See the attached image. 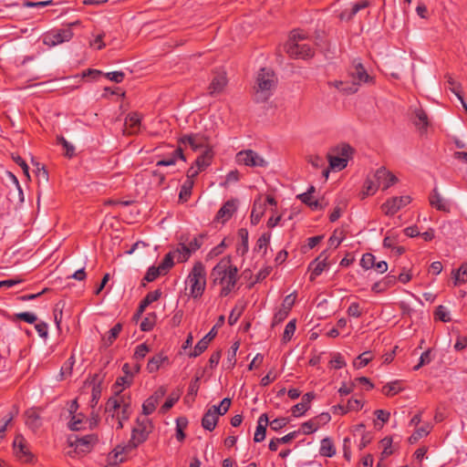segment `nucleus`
<instances>
[{
  "label": "nucleus",
  "instance_id": "nucleus-1",
  "mask_svg": "<svg viewBox=\"0 0 467 467\" xmlns=\"http://www.w3.org/2000/svg\"><path fill=\"white\" fill-rule=\"evenodd\" d=\"M237 267L232 264L230 257L222 258L211 272L213 285L221 286V296H228L237 282Z\"/></svg>",
  "mask_w": 467,
  "mask_h": 467
},
{
  "label": "nucleus",
  "instance_id": "nucleus-2",
  "mask_svg": "<svg viewBox=\"0 0 467 467\" xmlns=\"http://www.w3.org/2000/svg\"><path fill=\"white\" fill-rule=\"evenodd\" d=\"M151 431V421L147 417H139L136 420V425L132 429L131 437L129 443L125 447L116 448L113 451L112 455H110V458H113L115 461H117L119 454L136 449L140 444L143 443L148 439V436Z\"/></svg>",
  "mask_w": 467,
  "mask_h": 467
},
{
  "label": "nucleus",
  "instance_id": "nucleus-3",
  "mask_svg": "<svg viewBox=\"0 0 467 467\" xmlns=\"http://www.w3.org/2000/svg\"><path fill=\"white\" fill-rule=\"evenodd\" d=\"M307 35L302 30H293L285 48L288 56L295 59H307L314 56L313 47L306 43Z\"/></svg>",
  "mask_w": 467,
  "mask_h": 467
},
{
  "label": "nucleus",
  "instance_id": "nucleus-4",
  "mask_svg": "<svg viewBox=\"0 0 467 467\" xmlns=\"http://www.w3.org/2000/svg\"><path fill=\"white\" fill-rule=\"evenodd\" d=\"M277 84V78L273 70L261 68L256 77V85L254 87L255 100L265 101L273 94Z\"/></svg>",
  "mask_w": 467,
  "mask_h": 467
},
{
  "label": "nucleus",
  "instance_id": "nucleus-5",
  "mask_svg": "<svg viewBox=\"0 0 467 467\" xmlns=\"http://www.w3.org/2000/svg\"><path fill=\"white\" fill-rule=\"evenodd\" d=\"M190 296L200 298L206 287V270L202 263L196 262L186 278Z\"/></svg>",
  "mask_w": 467,
  "mask_h": 467
},
{
  "label": "nucleus",
  "instance_id": "nucleus-6",
  "mask_svg": "<svg viewBox=\"0 0 467 467\" xmlns=\"http://www.w3.org/2000/svg\"><path fill=\"white\" fill-rule=\"evenodd\" d=\"M353 152V148L347 143H341L332 148L327 154L330 169L334 171L345 169L352 158Z\"/></svg>",
  "mask_w": 467,
  "mask_h": 467
},
{
  "label": "nucleus",
  "instance_id": "nucleus-7",
  "mask_svg": "<svg viewBox=\"0 0 467 467\" xmlns=\"http://www.w3.org/2000/svg\"><path fill=\"white\" fill-rule=\"evenodd\" d=\"M113 393L114 395L108 400L105 407V411L111 419L115 418V412L118 410H124V414H127L126 410H131V398L130 393L123 391Z\"/></svg>",
  "mask_w": 467,
  "mask_h": 467
},
{
  "label": "nucleus",
  "instance_id": "nucleus-8",
  "mask_svg": "<svg viewBox=\"0 0 467 467\" xmlns=\"http://www.w3.org/2000/svg\"><path fill=\"white\" fill-rule=\"evenodd\" d=\"M78 22L71 23L66 28L52 29L43 35V43L48 47H55L64 42L69 41L73 37L71 26L78 25Z\"/></svg>",
  "mask_w": 467,
  "mask_h": 467
},
{
  "label": "nucleus",
  "instance_id": "nucleus-9",
  "mask_svg": "<svg viewBox=\"0 0 467 467\" xmlns=\"http://www.w3.org/2000/svg\"><path fill=\"white\" fill-rule=\"evenodd\" d=\"M236 162L248 167H266L268 162L252 150H241L236 154Z\"/></svg>",
  "mask_w": 467,
  "mask_h": 467
},
{
  "label": "nucleus",
  "instance_id": "nucleus-10",
  "mask_svg": "<svg viewBox=\"0 0 467 467\" xmlns=\"http://www.w3.org/2000/svg\"><path fill=\"white\" fill-rule=\"evenodd\" d=\"M13 449L15 456L21 462L28 463L33 460V454L31 453L28 444L26 439L21 435L17 434L13 441Z\"/></svg>",
  "mask_w": 467,
  "mask_h": 467
},
{
  "label": "nucleus",
  "instance_id": "nucleus-11",
  "mask_svg": "<svg viewBox=\"0 0 467 467\" xmlns=\"http://www.w3.org/2000/svg\"><path fill=\"white\" fill-rule=\"evenodd\" d=\"M181 143L190 146L193 150H212L209 138L204 134L194 133L181 138Z\"/></svg>",
  "mask_w": 467,
  "mask_h": 467
},
{
  "label": "nucleus",
  "instance_id": "nucleus-12",
  "mask_svg": "<svg viewBox=\"0 0 467 467\" xmlns=\"http://www.w3.org/2000/svg\"><path fill=\"white\" fill-rule=\"evenodd\" d=\"M410 202L411 198L409 195L391 197L381 205V210L384 214L392 216Z\"/></svg>",
  "mask_w": 467,
  "mask_h": 467
},
{
  "label": "nucleus",
  "instance_id": "nucleus-13",
  "mask_svg": "<svg viewBox=\"0 0 467 467\" xmlns=\"http://www.w3.org/2000/svg\"><path fill=\"white\" fill-rule=\"evenodd\" d=\"M372 176L379 189L381 188L383 191L389 189L398 182V178L385 167H380L372 173Z\"/></svg>",
  "mask_w": 467,
  "mask_h": 467
},
{
  "label": "nucleus",
  "instance_id": "nucleus-14",
  "mask_svg": "<svg viewBox=\"0 0 467 467\" xmlns=\"http://www.w3.org/2000/svg\"><path fill=\"white\" fill-rule=\"evenodd\" d=\"M98 442V436L88 434L83 437L75 436L74 440H70V445L75 446L76 450L81 452H88Z\"/></svg>",
  "mask_w": 467,
  "mask_h": 467
},
{
  "label": "nucleus",
  "instance_id": "nucleus-15",
  "mask_svg": "<svg viewBox=\"0 0 467 467\" xmlns=\"http://www.w3.org/2000/svg\"><path fill=\"white\" fill-rule=\"evenodd\" d=\"M329 253L324 250L309 265L311 270L310 280H314L317 276L320 275L322 272L327 267V260Z\"/></svg>",
  "mask_w": 467,
  "mask_h": 467
},
{
  "label": "nucleus",
  "instance_id": "nucleus-16",
  "mask_svg": "<svg viewBox=\"0 0 467 467\" xmlns=\"http://www.w3.org/2000/svg\"><path fill=\"white\" fill-rule=\"evenodd\" d=\"M141 119V115L138 112L130 113L125 119L123 133L126 135L138 133L140 129Z\"/></svg>",
  "mask_w": 467,
  "mask_h": 467
},
{
  "label": "nucleus",
  "instance_id": "nucleus-17",
  "mask_svg": "<svg viewBox=\"0 0 467 467\" xmlns=\"http://www.w3.org/2000/svg\"><path fill=\"white\" fill-rule=\"evenodd\" d=\"M237 209V201L236 200H229L223 203V205L220 208L216 214V221L224 223L228 220L232 218L234 213Z\"/></svg>",
  "mask_w": 467,
  "mask_h": 467
},
{
  "label": "nucleus",
  "instance_id": "nucleus-18",
  "mask_svg": "<svg viewBox=\"0 0 467 467\" xmlns=\"http://www.w3.org/2000/svg\"><path fill=\"white\" fill-rule=\"evenodd\" d=\"M430 204L438 211L449 213L450 203L442 197L437 187H435L429 196Z\"/></svg>",
  "mask_w": 467,
  "mask_h": 467
},
{
  "label": "nucleus",
  "instance_id": "nucleus-19",
  "mask_svg": "<svg viewBox=\"0 0 467 467\" xmlns=\"http://www.w3.org/2000/svg\"><path fill=\"white\" fill-rule=\"evenodd\" d=\"M316 191L314 186H310L307 192L298 194L297 198L304 202L305 204L308 205L312 210H323L327 203H324L323 202H320L318 200H314L312 194Z\"/></svg>",
  "mask_w": 467,
  "mask_h": 467
},
{
  "label": "nucleus",
  "instance_id": "nucleus-20",
  "mask_svg": "<svg viewBox=\"0 0 467 467\" xmlns=\"http://www.w3.org/2000/svg\"><path fill=\"white\" fill-rule=\"evenodd\" d=\"M219 413L216 412L215 405L212 406L207 410V411L204 413L202 420V426L203 429L207 431H213L216 427L218 419H219Z\"/></svg>",
  "mask_w": 467,
  "mask_h": 467
},
{
  "label": "nucleus",
  "instance_id": "nucleus-21",
  "mask_svg": "<svg viewBox=\"0 0 467 467\" xmlns=\"http://www.w3.org/2000/svg\"><path fill=\"white\" fill-rule=\"evenodd\" d=\"M269 425L267 414L263 413L257 420V426L254 435L255 442H261L265 439L266 428Z\"/></svg>",
  "mask_w": 467,
  "mask_h": 467
},
{
  "label": "nucleus",
  "instance_id": "nucleus-22",
  "mask_svg": "<svg viewBox=\"0 0 467 467\" xmlns=\"http://www.w3.org/2000/svg\"><path fill=\"white\" fill-rule=\"evenodd\" d=\"M265 202L262 200V197L259 196L254 200L253 209L251 212V223L253 224H257L262 219L263 215L265 213Z\"/></svg>",
  "mask_w": 467,
  "mask_h": 467
},
{
  "label": "nucleus",
  "instance_id": "nucleus-23",
  "mask_svg": "<svg viewBox=\"0 0 467 467\" xmlns=\"http://www.w3.org/2000/svg\"><path fill=\"white\" fill-rule=\"evenodd\" d=\"M351 75L354 79L358 80V83L370 84L374 82L373 77L367 72L361 63L355 65Z\"/></svg>",
  "mask_w": 467,
  "mask_h": 467
},
{
  "label": "nucleus",
  "instance_id": "nucleus-24",
  "mask_svg": "<svg viewBox=\"0 0 467 467\" xmlns=\"http://www.w3.org/2000/svg\"><path fill=\"white\" fill-rule=\"evenodd\" d=\"M227 84V78L224 72L217 73L209 87L210 94L221 93Z\"/></svg>",
  "mask_w": 467,
  "mask_h": 467
},
{
  "label": "nucleus",
  "instance_id": "nucleus-25",
  "mask_svg": "<svg viewBox=\"0 0 467 467\" xmlns=\"http://www.w3.org/2000/svg\"><path fill=\"white\" fill-rule=\"evenodd\" d=\"M413 123L420 130L426 131L429 126V118L427 113L420 108H415L413 110Z\"/></svg>",
  "mask_w": 467,
  "mask_h": 467
},
{
  "label": "nucleus",
  "instance_id": "nucleus-26",
  "mask_svg": "<svg viewBox=\"0 0 467 467\" xmlns=\"http://www.w3.org/2000/svg\"><path fill=\"white\" fill-rule=\"evenodd\" d=\"M169 362V358L163 353L153 356L147 364V370L150 373L158 371L164 364Z\"/></svg>",
  "mask_w": 467,
  "mask_h": 467
},
{
  "label": "nucleus",
  "instance_id": "nucleus-27",
  "mask_svg": "<svg viewBox=\"0 0 467 467\" xmlns=\"http://www.w3.org/2000/svg\"><path fill=\"white\" fill-rule=\"evenodd\" d=\"M179 159L185 161V157L181 148L174 149L170 156L158 161L156 166H171L174 165Z\"/></svg>",
  "mask_w": 467,
  "mask_h": 467
},
{
  "label": "nucleus",
  "instance_id": "nucleus-28",
  "mask_svg": "<svg viewBox=\"0 0 467 467\" xmlns=\"http://www.w3.org/2000/svg\"><path fill=\"white\" fill-rule=\"evenodd\" d=\"M41 419L38 412L30 409L26 412V424L33 431H36L41 426Z\"/></svg>",
  "mask_w": 467,
  "mask_h": 467
},
{
  "label": "nucleus",
  "instance_id": "nucleus-29",
  "mask_svg": "<svg viewBox=\"0 0 467 467\" xmlns=\"http://www.w3.org/2000/svg\"><path fill=\"white\" fill-rule=\"evenodd\" d=\"M171 253L173 254V257L178 263L186 262L192 254L184 243H180L177 248Z\"/></svg>",
  "mask_w": 467,
  "mask_h": 467
},
{
  "label": "nucleus",
  "instance_id": "nucleus-30",
  "mask_svg": "<svg viewBox=\"0 0 467 467\" xmlns=\"http://www.w3.org/2000/svg\"><path fill=\"white\" fill-rule=\"evenodd\" d=\"M378 190H379V187H378L372 174L368 175L364 182L363 189L360 193L361 198L364 199L368 196L374 195Z\"/></svg>",
  "mask_w": 467,
  "mask_h": 467
},
{
  "label": "nucleus",
  "instance_id": "nucleus-31",
  "mask_svg": "<svg viewBox=\"0 0 467 467\" xmlns=\"http://www.w3.org/2000/svg\"><path fill=\"white\" fill-rule=\"evenodd\" d=\"M453 284L455 286L467 282V263L462 264L458 270L452 272Z\"/></svg>",
  "mask_w": 467,
  "mask_h": 467
},
{
  "label": "nucleus",
  "instance_id": "nucleus-32",
  "mask_svg": "<svg viewBox=\"0 0 467 467\" xmlns=\"http://www.w3.org/2000/svg\"><path fill=\"white\" fill-rule=\"evenodd\" d=\"M431 428V425L429 423H426L423 426L418 428L409 438V442L413 444L416 443L420 439L426 437L430 433Z\"/></svg>",
  "mask_w": 467,
  "mask_h": 467
},
{
  "label": "nucleus",
  "instance_id": "nucleus-33",
  "mask_svg": "<svg viewBox=\"0 0 467 467\" xmlns=\"http://www.w3.org/2000/svg\"><path fill=\"white\" fill-rule=\"evenodd\" d=\"M403 389V387L401 385L400 381H392L389 383H387L382 388V393L388 397H392L398 393H400Z\"/></svg>",
  "mask_w": 467,
  "mask_h": 467
},
{
  "label": "nucleus",
  "instance_id": "nucleus-34",
  "mask_svg": "<svg viewBox=\"0 0 467 467\" xmlns=\"http://www.w3.org/2000/svg\"><path fill=\"white\" fill-rule=\"evenodd\" d=\"M213 159V150H206L203 151V153L199 156L195 161V165L200 168L201 171L207 168L212 161Z\"/></svg>",
  "mask_w": 467,
  "mask_h": 467
},
{
  "label": "nucleus",
  "instance_id": "nucleus-35",
  "mask_svg": "<svg viewBox=\"0 0 467 467\" xmlns=\"http://www.w3.org/2000/svg\"><path fill=\"white\" fill-rule=\"evenodd\" d=\"M319 452L325 457H332L335 455L336 450L330 439L325 438L321 441Z\"/></svg>",
  "mask_w": 467,
  "mask_h": 467
},
{
  "label": "nucleus",
  "instance_id": "nucleus-36",
  "mask_svg": "<svg viewBox=\"0 0 467 467\" xmlns=\"http://www.w3.org/2000/svg\"><path fill=\"white\" fill-rule=\"evenodd\" d=\"M194 182L193 180H185L183 184L181 187V191L179 193V199L182 202H187L192 194V190L193 187Z\"/></svg>",
  "mask_w": 467,
  "mask_h": 467
},
{
  "label": "nucleus",
  "instance_id": "nucleus-37",
  "mask_svg": "<svg viewBox=\"0 0 467 467\" xmlns=\"http://www.w3.org/2000/svg\"><path fill=\"white\" fill-rule=\"evenodd\" d=\"M271 234L265 233L263 234L257 240L254 250L258 253H263L264 254L266 253L267 246L270 243Z\"/></svg>",
  "mask_w": 467,
  "mask_h": 467
},
{
  "label": "nucleus",
  "instance_id": "nucleus-38",
  "mask_svg": "<svg viewBox=\"0 0 467 467\" xmlns=\"http://www.w3.org/2000/svg\"><path fill=\"white\" fill-rule=\"evenodd\" d=\"M132 379L130 376H123L117 379L115 384L112 387L113 392H122L123 389L126 387H130L131 384Z\"/></svg>",
  "mask_w": 467,
  "mask_h": 467
},
{
  "label": "nucleus",
  "instance_id": "nucleus-39",
  "mask_svg": "<svg viewBox=\"0 0 467 467\" xmlns=\"http://www.w3.org/2000/svg\"><path fill=\"white\" fill-rule=\"evenodd\" d=\"M368 5V2L367 0H362L358 3H356L352 5L351 11L349 14H347V11H344L341 14V18H347L351 19L357 13H358L360 10L366 8Z\"/></svg>",
  "mask_w": 467,
  "mask_h": 467
},
{
  "label": "nucleus",
  "instance_id": "nucleus-40",
  "mask_svg": "<svg viewBox=\"0 0 467 467\" xmlns=\"http://www.w3.org/2000/svg\"><path fill=\"white\" fill-rule=\"evenodd\" d=\"M188 425V420L184 417L178 418L176 420V438L179 441H182L185 438L184 429Z\"/></svg>",
  "mask_w": 467,
  "mask_h": 467
},
{
  "label": "nucleus",
  "instance_id": "nucleus-41",
  "mask_svg": "<svg viewBox=\"0 0 467 467\" xmlns=\"http://www.w3.org/2000/svg\"><path fill=\"white\" fill-rule=\"evenodd\" d=\"M373 355L369 351L363 352L360 354L356 360L354 361V367L357 368H361L367 366L370 360H372Z\"/></svg>",
  "mask_w": 467,
  "mask_h": 467
},
{
  "label": "nucleus",
  "instance_id": "nucleus-42",
  "mask_svg": "<svg viewBox=\"0 0 467 467\" xmlns=\"http://www.w3.org/2000/svg\"><path fill=\"white\" fill-rule=\"evenodd\" d=\"M296 328V319H292L286 324L282 336V341L284 343H287L288 341L291 340L292 337L295 334Z\"/></svg>",
  "mask_w": 467,
  "mask_h": 467
},
{
  "label": "nucleus",
  "instance_id": "nucleus-43",
  "mask_svg": "<svg viewBox=\"0 0 467 467\" xmlns=\"http://www.w3.org/2000/svg\"><path fill=\"white\" fill-rule=\"evenodd\" d=\"M174 257L173 254L169 252L164 258L162 259L161 263L158 265L160 269L164 273L167 274L168 271L174 265Z\"/></svg>",
  "mask_w": 467,
  "mask_h": 467
},
{
  "label": "nucleus",
  "instance_id": "nucleus-44",
  "mask_svg": "<svg viewBox=\"0 0 467 467\" xmlns=\"http://www.w3.org/2000/svg\"><path fill=\"white\" fill-rule=\"evenodd\" d=\"M345 234L342 229H336L328 240L330 246L337 248L344 240Z\"/></svg>",
  "mask_w": 467,
  "mask_h": 467
},
{
  "label": "nucleus",
  "instance_id": "nucleus-45",
  "mask_svg": "<svg viewBox=\"0 0 467 467\" xmlns=\"http://www.w3.org/2000/svg\"><path fill=\"white\" fill-rule=\"evenodd\" d=\"M122 329V326L120 323L116 324L108 333V336L104 338L107 345H111L113 341L118 337L120 331Z\"/></svg>",
  "mask_w": 467,
  "mask_h": 467
},
{
  "label": "nucleus",
  "instance_id": "nucleus-46",
  "mask_svg": "<svg viewBox=\"0 0 467 467\" xmlns=\"http://www.w3.org/2000/svg\"><path fill=\"white\" fill-rule=\"evenodd\" d=\"M302 431L305 434H311L318 430L319 423L317 419H312L308 421L304 422L301 425Z\"/></svg>",
  "mask_w": 467,
  "mask_h": 467
},
{
  "label": "nucleus",
  "instance_id": "nucleus-47",
  "mask_svg": "<svg viewBox=\"0 0 467 467\" xmlns=\"http://www.w3.org/2000/svg\"><path fill=\"white\" fill-rule=\"evenodd\" d=\"M209 344L210 343L206 340V338L202 337L195 345L193 351L190 354V357L196 358L200 356L202 352H204L207 349Z\"/></svg>",
  "mask_w": 467,
  "mask_h": 467
},
{
  "label": "nucleus",
  "instance_id": "nucleus-48",
  "mask_svg": "<svg viewBox=\"0 0 467 467\" xmlns=\"http://www.w3.org/2000/svg\"><path fill=\"white\" fill-rule=\"evenodd\" d=\"M157 405L158 403L156 402V400L149 397L142 404V411L145 415L144 417L151 414L155 410Z\"/></svg>",
  "mask_w": 467,
  "mask_h": 467
},
{
  "label": "nucleus",
  "instance_id": "nucleus-49",
  "mask_svg": "<svg viewBox=\"0 0 467 467\" xmlns=\"http://www.w3.org/2000/svg\"><path fill=\"white\" fill-rule=\"evenodd\" d=\"M83 419L84 417L81 414L74 415L68 423L69 428L73 431L84 429Z\"/></svg>",
  "mask_w": 467,
  "mask_h": 467
},
{
  "label": "nucleus",
  "instance_id": "nucleus-50",
  "mask_svg": "<svg viewBox=\"0 0 467 467\" xmlns=\"http://www.w3.org/2000/svg\"><path fill=\"white\" fill-rule=\"evenodd\" d=\"M161 275L165 274L160 269L159 266H150L144 276V280L147 282H152Z\"/></svg>",
  "mask_w": 467,
  "mask_h": 467
},
{
  "label": "nucleus",
  "instance_id": "nucleus-51",
  "mask_svg": "<svg viewBox=\"0 0 467 467\" xmlns=\"http://www.w3.org/2000/svg\"><path fill=\"white\" fill-rule=\"evenodd\" d=\"M375 259L372 254H365L360 260V265L366 270L371 269L375 266Z\"/></svg>",
  "mask_w": 467,
  "mask_h": 467
},
{
  "label": "nucleus",
  "instance_id": "nucleus-52",
  "mask_svg": "<svg viewBox=\"0 0 467 467\" xmlns=\"http://www.w3.org/2000/svg\"><path fill=\"white\" fill-rule=\"evenodd\" d=\"M179 398H180V394L179 393H172V394H171L168 397V399L166 400V401L164 402V404L161 406V412L165 413L170 409H171L174 406V404L177 402Z\"/></svg>",
  "mask_w": 467,
  "mask_h": 467
},
{
  "label": "nucleus",
  "instance_id": "nucleus-53",
  "mask_svg": "<svg viewBox=\"0 0 467 467\" xmlns=\"http://www.w3.org/2000/svg\"><path fill=\"white\" fill-rule=\"evenodd\" d=\"M289 311L280 307L273 317L272 326H276L283 322L287 317Z\"/></svg>",
  "mask_w": 467,
  "mask_h": 467
},
{
  "label": "nucleus",
  "instance_id": "nucleus-54",
  "mask_svg": "<svg viewBox=\"0 0 467 467\" xmlns=\"http://www.w3.org/2000/svg\"><path fill=\"white\" fill-rule=\"evenodd\" d=\"M155 324V316L154 315H148L145 317V318L140 323V329L142 331H150L152 329Z\"/></svg>",
  "mask_w": 467,
  "mask_h": 467
},
{
  "label": "nucleus",
  "instance_id": "nucleus-55",
  "mask_svg": "<svg viewBox=\"0 0 467 467\" xmlns=\"http://www.w3.org/2000/svg\"><path fill=\"white\" fill-rule=\"evenodd\" d=\"M36 175L38 183L47 182L48 173H47V170L45 169V167L44 166L40 167L39 163H37V162L36 163Z\"/></svg>",
  "mask_w": 467,
  "mask_h": 467
},
{
  "label": "nucleus",
  "instance_id": "nucleus-56",
  "mask_svg": "<svg viewBox=\"0 0 467 467\" xmlns=\"http://www.w3.org/2000/svg\"><path fill=\"white\" fill-rule=\"evenodd\" d=\"M309 410V406L305 405L302 401L292 407L293 416L299 417L304 415Z\"/></svg>",
  "mask_w": 467,
  "mask_h": 467
},
{
  "label": "nucleus",
  "instance_id": "nucleus-57",
  "mask_svg": "<svg viewBox=\"0 0 467 467\" xmlns=\"http://www.w3.org/2000/svg\"><path fill=\"white\" fill-rule=\"evenodd\" d=\"M149 352L150 348L145 343H142L136 347L134 357L136 359H142Z\"/></svg>",
  "mask_w": 467,
  "mask_h": 467
},
{
  "label": "nucleus",
  "instance_id": "nucleus-58",
  "mask_svg": "<svg viewBox=\"0 0 467 467\" xmlns=\"http://www.w3.org/2000/svg\"><path fill=\"white\" fill-rule=\"evenodd\" d=\"M16 319L23 320L28 324H33L36 321L37 317L35 314L30 312H22L16 315Z\"/></svg>",
  "mask_w": 467,
  "mask_h": 467
},
{
  "label": "nucleus",
  "instance_id": "nucleus-59",
  "mask_svg": "<svg viewBox=\"0 0 467 467\" xmlns=\"http://www.w3.org/2000/svg\"><path fill=\"white\" fill-rule=\"evenodd\" d=\"M347 313L349 317H359L362 315V310L358 303L353 302L349 305Z\"/></svg>",
  "mask_w": 467,
  "mask_h": 467
},
{
  "label": "nucleus",
  "instance_id": "nucleus-60",
  "mask_svg": "<svg viewBox=\"0 0 467 467\" xmlns=\"http://www.w3.org/2000/svg\"><path fill=\"white\" fill-rule=\"evenodd\" d=\"M287 418H277L269 422V425L273 431H279L288 423Z\"/></svg>",
  "mask_w": 467,
  "mask_h": 467
},
{
  "label": "nucleus",
  "instance_id": "nucleus-61",
  "mask_svg": "<svg viewBox=\"0 0 467 467\" xmlns=\"http://www.w3.org/2000/svg\"><path fill=\"white\" fill-rule=\"evenodd\" d=\"M435 316L438 319H440L443 322L450 321L449 312L447 311L446 307L443 306H439L436 308Z\"/></svg>",
  "mask_w": 467,
  "mask_h": 467
},
{
  "label": "nucleus",
  "instance_id": "nucleus-62",
  "mask_svg": "<svg viewBox=\"0 0 467 467\" xmlns=\"http://www.w3.org/2000/svg\"><path fill=\"white\" fill-rule=\"evenodd\" d=\"M161 296V290L157 289L152 292H150L143 298L144 304L150 306L151 303L157 301Z\"/></svg>",
  "mask_w": 467,
  "mask_h": 467
},
{
  "label": "nucleus",
  "instance_id": "nucleus-63",
  "mask_svg": "<svg viewBox=\"0 0 467 467\" xmlns=\"http://www.w3.org/2000/svg\"><path fill=\"white\" fill-rule=\"evenodd\" d=\"M230 406L231 400L224 398L218 406L215 405L216 412H218L219 415H224L228 411Z\"/></svg>",
  "mask_w": 467,
  "mask_h": 467
},
{
  "label": "nucleus",
  "instance_id": "nucleus-64",
  "mask_svg": "<svg viewBox=\"0 0 467 467\" xmlns=\"http://www.w3.org/2000/svg\"><path fill=\"white\" fill-rule=\"evenodd\" d=\"M202 244V236H195L186 244V246L190 250L191 254H192L201 247Z\"/></svg>",
  "mask_w": 467,
  "mask_h": 467
}]
</instances>
